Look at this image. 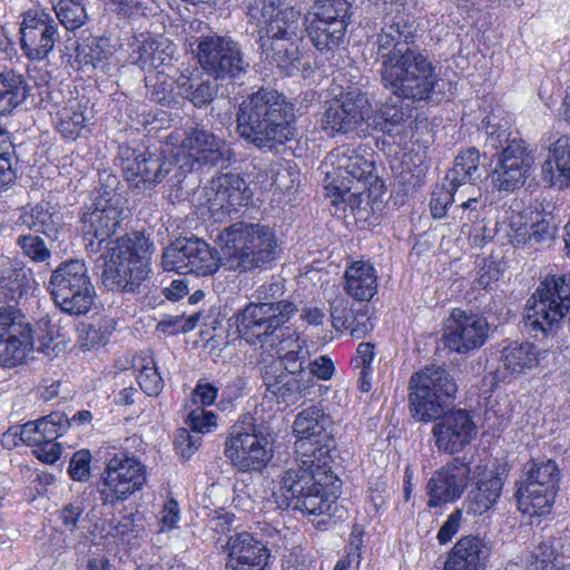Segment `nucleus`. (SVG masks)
<instances>
[{"instance_id": "4d7b16f0", "label": "nucleus", "mask_w": 570, "mask_h": 570, "mask_svg": "<svg viewBox=\"0 0 570 570\" xmlns=\"http://www.w3.org/2000/svg\"><path fill=\"white\" fill-rule=\"evenodd\" d=\"M345 304L346 303L344 299H338L332 305L331 317L333 321V325L336 328H350L352 336L361 337L364 334V331L353 326L354 321H351L345 315Z\"/></svg>"}, {"instance_id": "338daca9", "label": "nucleus", "mask_w": 570, "mask_h": 570, "mask_svg": "<svg viewBox=\"0 0 570 570\" xmlns=\"http://www.w3.org/2000/svg\"><path fill=\"white\" fill-rule=\"evenodd\" d=\"M18 163V157L0 156V188L7 187L17 178L14 165Z\"/></svg>"}, {"instance_id": "f257e3e1", "label": "nucleus", "mask_w": 570, "mask_h": 570, "mask_svg": "<svg viewBox=\"0 0 570 570\" xmlns=\"http://www.w3.org/2000/svg\"><path fill=\"white\" fill-rule=\"evenodd\" d=\"M333 421L320 406L302 410L293 423L297 466L284 471L279 480V503L307 515L331 518L335 510L340 480L332 472L335 449Z\"/></svg>"}, {"instance_id": "bf43d9fd", "label": "nucleus", "mask_w": 570, "mask_h": 570, "mask_svg": "<svg viewBox=\"0 0 570 570\" xmlns=\"http://www.w3.org/2000/svg\"><path fill=\"white\" fill-rule=\"evenodd\" d=\"M19 432H16L14 435H19L20 440L30 446H37L40 443H43L45 436L41 432V426L39 425V419L36 421H30L19 426Z\"/></svg>"}, {"instance_id": "37998d69", "label": "nucleus", "mask_w": 570, "mask_h": 570, "mask_svg": "<svg viewBox=\"0 0 570 570\" xmlns=\"http://www.w3.org/2000/svg\"><path fill=\"white\" fill-rule=\"evenodd\" d=\"M405 121L403 108L396 105L382 106L373 120L375 129L390 136L403 134Z\"/></svg>"}, {"instance_id": "a18cd8bd", "label": "nucleus", "mask_w": 570, "mask_h": 570, "mask_svg": "<svg viewBox=\"0 0 570 570\" xmlns=\"http://www.w3.org/2000/svg\"><path fill=\"white\" fill-rule=\"evenodd\" d=\"M308 355L307 350H291L283 353L279 356L278 362L269 363L268 365H282V370L292 373L293 375H297L304 377V381L307 379L312 380V374L308 372V368L304 365L306 363Z\"/></svg>"}, {"instance_id": "774afa93", "label": "nucleus", "mask_w": 570, "mask_h": 570, "mask_svg": "<svg viewBox=\"0 0 570 570\" xmlns=\"http://www.w3.org/2000/svg\"><path fill=\"white\" fill-rule=\"evenodd\" d=\"M179 520V508L175 500H169L159 514V522L163 530H170Z\"/></svg>"}, {"instance_id": "09e8293b", "label": "nucleus", "mask_w": 570, "mask_h": 570, "mask_svg": "<svg viewBox=\"0 0 570 570\" xmlns=\"http://www.w3.org/2000/svg\"><path fill=\"white\" fill-rule=\"evenodd\" d=\"M137 381L140 389L149 396H157L164 386L163 379L151 358L139 368Z\"/></svg>"}, {"instance_id": "2f4dec72", "label": "nucleus", "mask_w": 570, "mask_h": 570, "mask_svg": "<svg viewBox=\"0 0 570 570\" xmlns=\"http://www.w3.org/2000/svg\"><path fill=\"white\" fill-rule=\"evenodd\" d=\"M30 95V88L21 73L13 70L0 71V115H10Z\"/></svg>"}, {"instance_id": "a878e982", "label": "nucleus", "mask_w": 570, "mask_h": 570, "mask_svg": "<svg viewBox=\"0 0 570 570\" xmlns=\"http://www.w3.org/2000/svg\"><path fill=\"white\" fill-rule=\"evenodd\" d=\"M491 552L490 540L479 535L463 537L449 552L443 570H484Z\"/></svg>"}, {"instance_id": "20e7f679", "label": "nucleus", "mask_w": 570, "mask_h": 570, "mask_svg": "<svg viewBox=\"0 0 570 570\" xmlns=\"http://www.w3.org/2000/svg\"><path fill=\"white\" fill-rule=\"evenodd\" d=\"M456 392L454 376L441 365L424 366L409 380L411 416L417 422H435V446L448 454L460 453L476 435V425L466 410L448 412Z\"/></svg>"}, {"instance_id": "69168bd1", "label": "nucleus", "mask_w": 570, "mask_h": 570, "mask_svg": "<svg viewBox=\"0 0 570 570\" xmlns=\"http://www.w3.org/2000/svg\"><path fill=\"white\" fill-rule=\"evenodd\" d=\"M35 455L45 463L56 462L61 454V446L53 441H43L33 450Z\"/></svg>"}, {"instance_id": "7c9ffc66", "label": "nucleus", "mask_w": 570, "mask_h": 570, "mask_svg": "<svg viewBox=\"0 0 570 570\" xmlns=\"http://www.w3.org/2000/svg\"><path fill=\"white\" fill-rule=\"evenodd\" d=\"M226 558L248 560L250 562L268 563L269 551L264 542L247 531L228 537L223 546Z\"/></svg>"}, {"instance_id": "e433bc0d", "label": "nucleus", "mask_w": 570, "mask_h": 570, "mask_svg": "<svg viewBox=\"0 0 570 570\" xmlns=\"http://www.w3.org/2000/svg\"><path fill=\"white\" fill-rule=\"evenodd\" d=\"M502 487V479L493 474L479 481L470 494V510L474 514H483L490 510L500 498Z\"/></svg>"}, {"instance_id": "1a4fd4ad", "label": "nucleus", "mask_w": 570, "mask_h": 570, "mask_svg": "<svg viewBox=\"0 0 570 570\" xmlns=\"http://www.w3.org/2000/svg\"><path fill=\"white\" fill-rule=\"evenodd\" d=\"M570 309V276L548 275L528 299L524 324L532 332L553 335Z\"/></svg>"}, {"instance_id": "3c124183", "label": "nucleus", "mask_w": 570, "mask_h": 570, "mask_svg": "<svg viewBox=\"0 0 570 570\" xmlns=\"http://www.w3.org/2000/svg\"><path fill=\"white\" fill-rule=\"evenodd\" d=\"M458 187L452 186L451 184L444 183L441 187H438L433 193L430 202L431 214L434 218H443L446 214V209L449 205H452L454 202L455 193L458 191Z\"/></svg>"}, {"instance_id": "c756f323", "label": "nucleus", "mask_w": 570, "mask_h": 570, "mask_svg": "<svg viewBox=\"0 0 570 570\" xmlns=\"http://www.w3.org/2000/svg\"><path fill=\"white\" fill-rule=\"evenodd\" d=\"M347 22L345 20H334V22H324L309 20L305 17L304 32L313 46L321 52H334L345 42Z\"/></svg>"}, {"instance_id": "aec40b11", "label": "nucleus", "mask_w": 570, "mask_h": 570, "mask_svg": "<svg viewBox=\"0 0 570 570\" xmlns=\"http://www.w3.org/2000/svg\"><path fill=\"white\" fill-rule=\"evenodd\" d=\"M21 48L31 60H42L59 40L55 19L45 10L31 9L23 13L20 24Z\"/></svg>"}, {"instance_id": "052dcab7", "label": "nucleus", "mask_w": 570, "mask_h": 570, "mask_svg": "<svg viewBox=\"0 0 570 570\" xmlns=\"http://www.w3.org/2000/svg\"><path fill=\"white\" fill-rule=\"evenodd\" d=\"M461 519L462 512L460 510H455L448 517L446 521L442 524L438 532V540L441 544L449 542L459 531Z\"/></svg>"}, {"instance_id": "39448f33", "label": "nucleus", "mask_w": 570, "mask_h": 570, "mask_svg": "<svg viewBox=\"0 0 570 570\" xmlns=\"http://www.w3.org/2000/svg\"><path fill=\"white\" fill-rule=\"evenodd\" d=\"M246 16L248 23L259 28V46L267 58L282 69L293 67L305 28L301 9L283 0H249Z\"/></svg>"}, {"instance_id": "f03ea898", "label": "nucleus", "mask_w": 570, "mask_h": 570, "mask_svg": "<svg viewBox=\"0 0 570 570\" xmlns=\"http://www.w3.org/2000/svg\"><path fill=\"white\" fill-rule=\"evenodd\" d=\"M121 214V196L114 189L105 190L82 213L81 230L88 253L106 249L100 256L104 286L109 291L134 292L148 277L154 244L140 232L111 240Z\"/></svg>"}, {"instance_id": "0eeeda50", "label": "nucleus", "mask_w": 570, "mask_h": 570, "mask_svg": "<svg viewBox=\"0 0 570 570\" xmlns=\"http://www.w3.org/2000/svg\"><path fill=\"white\" fill-rule=\"evenodd\" d=\"M226 266L234 272L264 269L281 253L278 238L267 225L237 222L217 236Z\"/></svg>"}, {"instance_id": "6e6552de", "label": "nucleus", "mask_w": 570, "mask_h": 570, "mask_svg": "<svg viewBox=\"0 0 570 570\" xmlns=\"http://www.w3.org/2000/svg\"><path fill=\"white\" fill-rule=\"evenodd\" d=\"M285 292L282 278H272L259 285L254 293L258 303H250L237 316V331L247 343L275 335L297 312V306L289 301H278Z\"/></svg>"}, {"instance_id": "72a5a7b5", "label": "nucleus", "mask_w": 570, "mask_h": 570, "mask_svg": "<svg viewBox=\"0 0 570 570\" xmlns=\"http://www.w3.org/2000/svg\"><path fill=\"white\" fill-rule=\"evenodd\" d=\"M548 151L549 157L542 165L543 180L554 185L559 177L570 179V136H560Z\"/></svg>"}, {"instance_id": "680f3d73", "label": "nucleus", "mask_w": 570, "mask_h": 570, "mask_svg": "<svg viewBox=\"0 0 570 570\" xmlns=\"http://www.w3.org/2000/svg\"><path fill=\"white\" fill-rule=\"evenodd\" d=\"M82 511L83 508L81 503H68L63 505L59 511V518L66 528H68L70 531H75L77 529V523L82 514Z\"/></svg>"}, {"instance_id": "2eb2a0df", "label": "nucleus", "mask_w": 570, "mask_h": 570, "mask_svg": "<svg viewBox=\"0 0 570 570\" xmlns=\"http://www.w3.org/2000/svg\"><path fill=\"white\" fill-rule=\"evenodd\" d=\"M372 105L360 88H347L346 91L327 102L322 118V128L335 134L354 132L372 116Z\"/></svg>"}, {"instance_id": "4468645a", "label": "nucleus", "mask_w": 570, "mask_h": 570, "mask_svg": "<svg viewBox=\"0 0 570 570\" xmlns=\"http://www.w3.org/2000/svg\"><path fill=\"white\" fill-rule=\"evenodd\" d=\"M118 158L129 188L150 194L173 169V161L147 150L120 146Z\"/></svg>"}, {"instance_id": "b1692460", "label": "nucleus", "mask_w": 570, "mask_h": 570, "mask_svg": "<svg viewBox=\"0 0 570 570\" xmlns=\"http://www.w3.org/2000/svg\"><path fill=\"white\" fill-rule=\"evenodd\" d=\"M180 147L199 166L216 167L229 161L233 156L226 140L205 127L189 128Z\"/></svg>"}, {"instance_id": "9d476101", "label": "nucleus", "mask_w": 570, "mask_h": 570, "mask_svg": "<svg viewBox=\"0 0 570 570\" xmlns=\"http://www.w3.org/2000/svg\"><path fill=\"white\" fill-rule=\"evenodd\" d=\"M48 289L55 305L72 316L87 314L96 296L88 268L80 259L63 262L53 269Z\"/></svg>"}, {"instance_id": "5701e85b", "label": "nucleus", "mask_w": 570, "mask_h": 570, "mask_svg": "<svg viewBox=\"0 0 570 570\" xmlns=\"http://www.w3.org/2000/svg\"><path fill=\"white\" fill-rule=\"evenodd\" d=\"M470 472L469 463L460 458L453 459L435 471L426 485L429 494L428 505L436 508L461 498L468 487Z\"/></svg>"}, {"instance_id": "dca6fc26", "label": "nucleus", "mask_w": 570, "mask_h": 570, "mask_svg": "<svg viewBox=\"0 0 570 570\" xmlns=\"http://www.w3.org/2000/svg\"><path fill=\"white\" fill-rule=\"evenodd\" d=\"M161 264L168 272L206 276L217 271L219 259L205 240L186 238L176 240L164 250Z\"/></svg>"}, {"instance_id": "c9c22d12", "label": "nucleus", "mask_w": 570, "mask_h": 570, "mask_svg": "<svg viewBox=\"0 0 570 570\" xmlns=\"http://www.w3.org/2000/svg\"><path fill=\"white\" fill-rule=\"evenodd\" d=\"M479 163L480 154L476 148L471 147L462 151L455 157L452 168L446 173V183L458 188L468 183L472 185L481 177Z\"/></svg>"}, {"instance_id": "ddd939ff", "label": "nucleus", "mask_w": 570, "mask_h": 570, "mask_svg": "<svg viewBox=\"0 0 570 570\" xmlns=\"http://www.w3.org/2000/svg\"><path fill=\"white\" fill-rule=\"evenodd\" d=\"M146 481V466L137 458L116 453L108 460L101 475L100 501L115 505L141 490Z\"/></svg>"}, {"instance_id": "6ab92c4d", "label": "nucleus", "mask_w": 570, "mask_h": 570, "mask_svg": "<svg viewBox=\"0 0 570 570\" xmlns=\"http://www.w3.org/2000/svg\"><path fill=\"white\" fill-rule=\"evenodd\" d=\"M534 164V155L523 139H512L499 154L491 171V181L499 190H514L522 186Z\"/></svg>"}, {"instance_id": "f8f14e48", "label": "nucleus", "mask_w": 570, "mask_h": 570, "mask_svg": "<svg viewBox=\"0 0 570 570\" xmlns=\"http://www.w3.org/2000/svg\"><path fill=\"white\" fill-rule=\"evenodd\" d=\"M196 42L197 60L205 73L215 80L235 79L246 72L248 63L244 60L239 43L230 37L203 35Z\"/></svg>"}, {"instance_id": "f704fd0d", "label": "nucleus", "mask_w": 570, "mask_h": 570, "mask_svg": "<svg viewBox=\"0 0 570 570\" xmlns=\"http://www.w3.org/2000/svg\"><path fill=\"white\" fill-rule=\"evenodd\" d=\"M539 354L534 345L528 342H511L501 351L502 367L511 374H522L535 367Z\"/></svg>"}, {"instance_id": "de8ad7c7", "label": "nucleus", "mask_w": 570, "mask_h": 570, "mask_svg": "<svg viewBox=\"0 0 570 570\" xmlns=\"http://www.w3.org/2000/svg\"><path fill=\"white\" fill-rule=\"evenodd\" d=\"M277 342L278 348L276 350L277 354L286 353V351L291 350H307L306 344L302 341L298 335L292 331L289 327L282 326V330L276 331L275 335L268 336V338H263L256 342L262 345L269 344L274 346Z\"/></svg>"}, {"instance_id": "13d9d810", "label": "nucleus", "mask_w": 570, "mask_h": 570, "mask_svg": "<svg viewBox=\"0 0 570 570\" xmlns=\"http://www.w3.org/2000/svg\"><path fill=\"white\" fill-rule=\"evenodd\" d=\"M202 438L197 433H191L187 429L178 430L175 436V444L179 453L184 458H190L191 454L199 448Z\"/></svg>"}, {"instance_id": "0e129e2a", "label": "nucleus", "mask_w": 570, "mask_h": 570, "mask_svg": "<svg viewBox=\"0 0 570 570\" xmlns=\"http://www.w3.org/2000/svg\"><path fill=\"white\" fill-rule=\"evenodd\" d=\"M308 372L312 374V386L314 385V377L321 380H328L332 377L334 372V364L331 358L321 356L313 363H309Z\"/></svg>"}, {"instance_id": "412c9836", "label": "nucleus", "mask_w": 570, "mask_h": 570, "mask_svg": "<svg viewBox=\"0 0 570 570\" xmlns=\"http://www.w3.org/2000/svg\"><path fill=\"white\" fill-rule=\"evenodd\" d=\"M489 330L485 317L456 308L448 320L443 334L444 344L456 353H469L485 343Z\"/></svg>"}, {"instance_id": "ea45409f", "label": "nucleus", "mask_w": 570, "mask_h": 570, "mask_svg": "<svg viewBox=\"0 0 570 570\" xmlns=\"http://www.w3.org/2000/svg\"><path fill=\"white\" fill-rule=\"evenodd\" d=\"M60 24L72 31L88 20L85 4L79 0H49Z\"/></svg>"}, {"instance_id": "4c0bfd02", "label": "nucleus", "mask_w": 570, "mask_h": 570, "mask_svg": "<svg viewBox=\"0 0 570 570\" xmlns=\"http://www.w3.org/2000/svg\"><path fill=\"white\" fill-rule=\"evenodd\" d=\"M558 490H535L519 487L515 493L519 509L530 515H542L550 511Z\"/></svg>"}, {"instance_id": "a211bd4d", "label": "nucleus", "mask_w": 570, "mask_h": 570, "mask_svg": "<svg viewBox=\"0 0 570 570\" xmlns=\"http://www.w3.org/2000/svg\"><path fill=\"white\" fill-rule=\"evenodd\" d=\"M327 178L340 193L350 191L354 181H360L372 174L374 161L372 154L361 147H340L332 150L325 159Z\"/></svg>"}, {"instance_id": "a19ab883", "label": "nucleus", "mask_w": 570, "mask_h": 570, "mask_svg": "<svg viewBox=\"0 0 570 570\" xmlns=\"http://www.w3.org/2000/svg\"><path fill=\"white\" fill-rule=\"evenodd\" d=\"M115 330V323L110 318H100L91 324L83 325L78 344L82 350H94L104 346L109 341Z\"/></svg>"}, {"instance_id": "9b49d317", "label": "nucleus", "mask_w": 570, "mask_h": 570, "mask_svg": "<svg viewBox=\"0 0 570 570\" xmlns=\"http://www.w3.org/2000/svg\"><path fill=\"white\" fill-rule=\"evenodd\" d=\"M262 428L234 425L225 442V455L240 472H259L273 458V445Z\"/></svg>"}, {"instance_id": "49530a36", "label": "nucleus", "mask_w": 570, "mask_h": 570, "mask_svg": "<svg viewBox=\"0 0 570 570\" xmlns=\"http://www.w3.org/2000/svg\"><path fill=\"white\" fill-rule=\"evenodd\" d=\"M525 476L535 481L544 482L546 487L558 489L560 472L554 461H531Z\"/></svg>"}, {"instance_id": "4be33fe9", "label": "nucleus", "mask_w": 570, "mask_h": 570, "mask_svg": "<svg viewBox=\"0 0 570 570\" xmlns=\"http://www.w3.org/2000/svg\"><path fill=\"white\" fill-rule=\"evenodd\" d=\"M208 210L215 220H223L240 207L246 206L252 196L246 181L238 174H222L210 181Z\"/></svg>"}, {"instance_id": "e2e57ef3", "label": "nucleus", "mask_w": 570, "mask_h": 570, "mask_svg": "<svg viewBox=\"0 0 570 570\" xmlns=\"http://www.w3.org/2000/svg\"><path fill=\"white\" fill-rule=\"evenodd\" d=\"M531 558V566L542 564L546 563L547 561H561L560 554L553 548L552 542L550 541L541 542L532 552Z\"/></svg>"}, {"instance_id": "cd10ccee", "label": "nucleus", "mask_w": 570, "mask_h": 570, "mask_svg": "<svg viewBox=\"0 0 570 570\" xmlns=\"http://www.w3.org/2000/svg\"><path fill=\"white\" fill-rule=\"evenodd\" d=\"M175 89L179 97L188 100L195 107L209 105L218 92V85L198 70L197 67H186L175 79Z\"/></svg>"}, {"instance_id": "79ce46f5", "label": "nucleus", "mask_w": 570, "mask_h": 570, "mask_svg": "<svg viewBox=\"0 0 570 570\" xmlns=\"http://www.w3.org/2000/svg\"><path fill=\"white\" fill-rule=\"evenodd\" d=\"M351 3L347 0H315L307 17L309 20L334 22L345 20L350 23Z\"/></svg>"}, {"instance_id": "603ef678", "label": "nucleus", "mask_w": 570, "mask_h": 570, "mask_svg": "<svg viewBox=\"0 0 570 570\" xmlns=\"http://www.w3.org/2000/svg\"><path fill=\"white\" fill-rule=\"evenodd\" d=\"M45 441H55L70 426V420L61 412H52L39 419Z\"/></svg>"}, {"instance_id": "c03bdc74", "label": "nucleus", "mask_w": 570, "mask_h": 570, "mask_svg": "<svg viewBox=\"0 0 570 570\" xmlns=\"http://www.w3.org/2000/svg\"><path fill=\"white\" fill-rule=\"evenodd\" d=\"M50 224L51 214L42 204H38L30 209L22 210L16 222V225L19 227H26L29 230L43 234L47 233Z\"/></svg>"}, {"instance_id": "473e14b6", "label": "nucleus", "mask_w": 570, "mask_h": 570, "mask_svg": "<svg viewBox=\"0 0 570 570\" xmlns=\"http://www.w3.org/2000/svg\"><path fill=\"white\" fill-rule=\"evenodd\" d=\"M344 277L346 293L357 301H368L376 292V275L370 263L354 262Z\"/></svg>"}, {"instance_id": "c85d7f7f", "label": "nucleus", "mask_w": 570, "mask_h": 570, "mask_svg": "<svg viewBox=\"0 0 570 570\" xmlns=\"http://www.w3.org/2000/svg\"><path fill=\"white\" fill-rule=\"evenodd\" d=\"M32 271L20 262L0 257V295L9 301L19 302L35 289Z\"/></svg>"}, {"instance_id": "423d86ee", "label": "nucleus", "mask_w": 570, "mask_h": 570, "mask_svg": "<svg viewBox=\"0 0 570 570\" xmlns=\"http://www.w3.org/2000/svg\"><path fill=\"white\" fill-rule=\"evenodd\" d=\"M294 106L277 90L261 88L239 104L236 130L257 148L274 149L294 137Z\"/></svg>"}, {"instance_id": "7ed1b4c3", "label": "nucleus", "mask_w": 570, "mask_h": 570, "mask_svg": "<svg viewBox=\"0 0 570 570\" xmlns=\"http://www.w3.org/2000/svg\"><path fill=\"white\" fill-rule=\"evenodd\" d=\"M416 38L414 21L401 13L387 14L375 35L374 53L380 62L381 83L391 95L423 101L431 98L440 78Z\"/></svg>"}, {"instance_id": "58836bf2", "label": "nucleus", "mask_w": 570, "mask_h": 570, "mask_svg": "<svg viewBox=\"0 0 570 570\" xmlns=\"http://www.w3.org/2000/svg\"><path fill=\"white\" fill-rule=\"evenodd\" d=\"M87 117L79 102H72L56 111L53 122L65 139L75 140L85 128Z\"/></svg>"}, {"instance_id": "bb28decb", "label": "nucleus", "mask_w": 570, "mask_h": 570, "mask_svg": "<svg viewBox=\"0 0 570 570\" xmlns=\"http://www.w3.org/2000/svg\"><path fill=\"white\" fill-rule=\"evenodd\" d=\"M130 47L129 60L141 70L169 66L176 53V46L166 37L135 40Z\"/></svg>"}, {"instance_id": "864d4df0", "label": "nucleus", "mask_w": 570, "mask_h": 570, "mask_svg": "<svg viewBox=\"0 0 570 570\" xmlns=\"http://www.w3.org/2000/svg\"><path fill=\"white\" fill-rule=\"evenodd\" d=\"M186 423L193 433L204 434L216 426V415L203 407H196L188 414Z\"/></svg>"}, {"instance_id": "6e6d98bb", "label": "nucleus", "mask_w": 570, "mask_h": 570, "mask_svg": "<svg viewBox=\"0 0 570 570\" xmlns=\"http://www.w3.org/2000/svg\"><path fill=\"white\" fill-rule=\"evenodd\" d=\"M91 455L89 451L80 450L73 453L69 464V475L72 480L83 482L89 476Z\"/></svg>"}, {"instance_id": "8fccbe9b", "label": "nucleus", "mask_w": 570, "mask_h": 570, "mask_svg": "<svg viewBox=\"0 0 570 570\" xmlns=\"http://www.w3.org/2000/svg\"><path fill=\"white\" fill-rule=\"evenodd\" d=\"M17 245L21 248L22 254L33 262H45L51 255L45 240L38 235H20Z\"/></svg>"}, {"instance_id": "5fc2aeb1", "label": "nucleus", "mask_w": 570, "mask_h": 570, "mask_svg": "<svg viewBox=\"0 0 570 570\" xmlns=\"http://www.w3.org/2000/svg\"><path fill=\"white\" fill-rule=\"evenodd\" d=\"M530 236H528L530 246H538L547 244L554 238L556 225L551 219L542 218L535 223L530 224Z\"/></svg>"}, {"instance_id": "393cba45", "label": "nucleus", "mask_w": 570, "mask_h": 570, "mask_svg": "<svg viewBox=\"0 0 570 570\" xmlns=\"http://www.w3.org/2000/svg\"><path fill=\"white\" fill-rule=\"evenodd\" d=\"M261 373L266 392L285 405L297 403L312 386L311 379L304 381V377L282 370V365H264Z\"/></svg>"}, {"instance_id": "f3484780", "label": "nucleus", "mask_w": 570, "mask_h": 570, "mask_svg": "<svg viewBox=\"0 0 570 570\" xmlns=\"http://www.w3.org/2000/svg\"><path fill=\"white\" fill-rule=\"evenodd\" d=\"M32 327L26 315L12 306L0 307V364H21L33 350Z\"/></svg>"}]
</instances>
